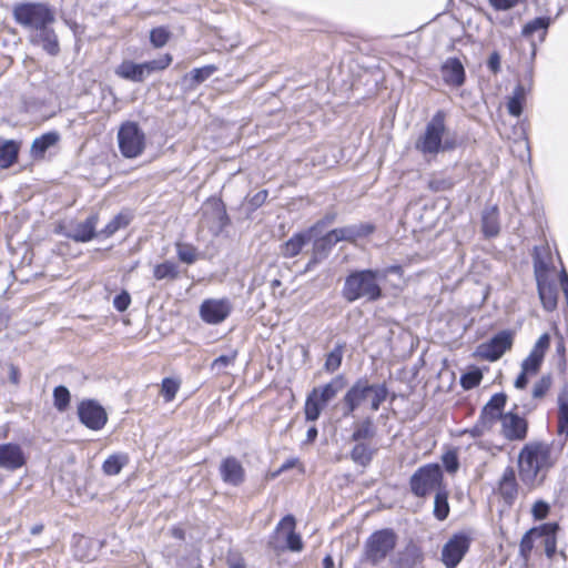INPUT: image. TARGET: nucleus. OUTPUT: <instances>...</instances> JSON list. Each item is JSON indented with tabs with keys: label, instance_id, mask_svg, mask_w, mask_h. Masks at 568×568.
<instances>
[{
	"label": "nucleus",
	"instance_id": "9d476101",
	"mask_svg": "<svg viewBox=\"0 0 568 568\" xmlns=\"http://www.w3.org/2000/svg\"><path fill=\"white\" fill-rule=\"evenodd\" d=\"M99 222L98 214H90L83 222L77 223L72 229H65L59 225L55 229V233L64 236L65 239L72 240L75 243H88L95 237H99L97 225Z\"/></svg>",
	"mask_w": 568,
	"mask_h": 568
},
{
	"label": "nucleus",
	"instance_id": "58836bf2",
	"mask_svg": "<svg viewBox=\"0 0 568 568\" xmlns=\"http://www.w3.org/2000/svg\"><path fill=\"white\" fill-rule=\"evenodd\" d=\"M344 343H337L334 348L326 354L325 362H324V371L328 374H333L336 371L339 369L343 363V355H344Z\"/></svg>",
	"mask_w": 568,
	"mask_h": 568
},
{
	"label": "nucleus",
	"instance_id": "6e6d98bb",
	"mask_svg": "<svg viewBox=\"0 0 568 568\" xmlns=\"http://www.w3.org/2000/svg\"><path fill=\"white\" fill-rule=\"evenodd\" d=\"M550 345V336L548 333L542 334L536 344L534 345L532 349L530 351V356H537L539 361L544 362L545 354Z\"/></svg>",
	"mask_w": 568,
	"mask_h": 568
},
{
	"label": "nucleus",
	"instance_id": "603ef678",
	"mask_svg": "<svg viewBox=\"0 0 568 568\" xmlns=\"http://www.w3.org/2000/svg\"><path fill=\"white\" fill-rule=\"evenodd\" d=\"M442 462H443L442 468L444 467L448 474H455L458 471L459 459H458L457 452L455 449H449L445 454H443Z\"/></svg>",
	"mask_w": 568,
	"mask_h": 568
},
{
	"label": "nucleus",
	"instance_id": "0eeeda50",
	"mask_svg": "<svg viewBox=\"0 0 568 568\" xmlns=\"http://www.w3.org/2000/svg\"><path fill=\"white\" fill-rule=\"evenodd\" d=\"M444 486V473L438 463L418 467L409 478L410 493L418 498H425Z\"/></svg>",
	"mask_w": 568,
	"mask_h": 568
},
{
	"label": "nucleus",
	"instance_id": "774afa93",
	"mask_svg": "<svg viewBox=\"0 0 568 568\" xmlns=\"http://www.w3.org/2000/svg\"><path fill=\"white\" fill-rule=\"evenodd\" d=\"M337 219V213L335 211H329V212H326L325 215L317 221V223L315 224V226H313V229L315 227H324L326 225H329L332 223L335 222V220Z\"/></svg>",
	"mask_w": 568,
	"mask_h": 568
},
{
	"label": "nucleus",
	"instance_id": "f3484780",
	"mask_svg": "<svg viewBox=\"0 0 568 568\" xmlns=\"http://www.w3.org/2000/svg\"><path fill=\"white\" fill-rule=\"evenodd\" d=\"M28 457L18 443L0 444V468L16 471L27 465Z\"/></svg>",
	"mask_w": 568,
	"mask_h": 568
},
{
	"label": "nucleus",
	"instance_id": "7ed1b4c3",
	"mask_svg": "<svg viewBox=\"0 0 568 568\" xmlns=\"http://www.w3.org/2000/svg\"><path fill=\"white\" fill-rule=\"evenodd\" d=\"M549 448L542 443L526 444L518 456L519 477L524 485L535 488L542 484L550 467Z\"/></svg>",
	"mask_w": 568,
	"mask_h": 568
},
{
	"label": "nucleus",
	"instance_id": "052dcab7",
	"mask_svg": "<svg viewBox=\"0 0 568 568\" xmlns=\"http://www.w3.org/2000/svg\"><path fill=\"white\" fill-rule=\"evenodd\" d=\"M131 304V295L128 291L122 290L120 293H118L113 298V307L118 312H125Z\"/></svg>",
	"mask_w": 568,
	"mask_h": 568
},
{
	"label": "nucleus",
	"instance_id": "4c0bfd02",
	"mask_svg": "<svg viewBox=\"0 0 568 568\" xmlns=\"http://www.w3.org/2000/svg\"><path fill=\"white\" fill-rule=\"evenodd\" d=\"M129 463L126 454H112L102 464V470L108 476H115L121 473L123 467Z\"/></svg>",
	"mask_w": 568,
	"mask_h": 568
},
{
	"label": "nucleus",
	"instance_id": "ddd939ff",
	"mask_svg": "<svg viewBox=\"0 0 568 568\" xmlns=\"http://www.w3.org/2000/svg\"><path fill=\"white\" fill-rule=\"evenodd\" d=\"M295 527H296V519H295V517L293 515H291V514L285 515L277 523L276 528H275V532H274V534H276L281 529H285L286 530L285 545L284 546H278L277 544H275V541L270 539L268 540V547L274 549V550L287 549V550L293 551V552L302 551L303 547H304V542H303L302 536L298 532H296Z\"/></svg>",
	"mask_w": 568,
	"mask_h": 568
},
{
	"label": "nucleus",
	"instance_id": "c85d7f7f",
	"mask_svg": "<svg viewBox=\"0 0 568 568\" xmlns=\"http://www.w3.org/2000/svg\"><path fill=\"white\" fill-rule=\"evenodd\" d=\"M346 386V377L344 374H337L328 383L323 386L314 387L317 397L324 403L328 404L337 394Z\"/></svg>",
	"mask_w": 568,
	"mask_h": 568
},
{
	"label": "nucleus",
	"instance_id": "5fc2aeb1",
	"mask_svg": "<svg viewBox=\"0 0 568 568\" xmlns=\"http://www.w3.org/2000/svg\"><path fill=\"white\" fill-rule=\"evenodd\" d=\"M268 196V191L266 189L260 190L254 195H246L245 200L247 202L246 210L252 213L260 209Z\"/></svg>",
	"mask_w": 568,
	"mask_h": 568
},
{
	"label": "nucleus",
	"instance_id": "72a5a7b5",
	"mask_svg": "<svg viewBox=\"0 0 568 568\" xmlns=\"http://www.w3.org/2000/svg\"><path fill=\"white\" fill-rule=\"evenodd\" d=\"M376 453V449L371 447L368 443H355L354 447L349 452L351 459L362 467H367Z\"/></svg>",
	"mask_w": 568,
	"mask_h": 568
},
{
	"label": "nucleus",
	"instance_id": "f8f14e48",
	"mask_svg": "<svg viewBox=\"0 0 568 568\" xmlns=\"http://www.w3.org/2000/svg\"><path fill=\"white\" fill-rule=\"evenodd\" d=\"M500 435L508 442H523L528 435V422L518 413L510 410L501 416Z\"/></svg>",
	"mask_w": 568,
	"mask_h": 568
},
{
	"label": "nucleus",
	"instance_id": "aec40b11",
	"mask_svg": "<svg viewBox=\"0 0 568 568\" xmlns=\"http://www.w3.org/2000/svg\"><path fill=\"white\" fill-rule=\"evenodd\" d=\"M114 73L120 79L140 83L143 82L146 75L150 73L148 72V67L145 61L144 62H134L132 60L125 59L123 60L115 69Z\"/></svg>",
	"mask_w": 568,
	"mask_h": 568
},
{
	"label": "nucleus",
	"instance_id": "680f3d73",
	"mask_svg": "<svg viewBox=\"0 0 568 568\" xmlns=\"http://www.w3.org/2000/svg\"><path fill=\"white\" fill-rule=\"evenodd\" d=\"M550 506L545 500H537L531 507V515L535 520H542L548 517Z\"/></svg>",
	"mask_w": 568,
	"mask_h": 568
},
{
	"label": "nucleus",
	"instance_id": "4be33fe9",
	"mask_svg": "<svg viewBox=\"0 0 568 568\" xmlns=\"http://www.w3.org/2000/svg\"><path fill=\"white\" fill-rule=\"evenodd\" d=\"M442 561L446 568H456L462 561V530L454 532L442 549Z\"/></svg>",
	"mask_w": 568,
	"mask_h": 568
},
{
	"label": "nucleus",
	"instance_id": "864d4df0",
	"mask_svg": "<svg viewBox=\"0 0 568 568\" xmlns=\"http://www.w3.org/2000/svg\"><path fill=\"white\" fill-rule=\"evenodd\" d=\"M552 385V377L550 374L544 375L538 382L535 383L532 388V397L541 399Z\"/></svg>",
	"mask_w": 568,
	"mask_h": 568
},
{
	"label": "nucleus",
	"instance_id": "2f4dec72",
	"mask_svg": "<svg viewBox=\"0 0 568 568\" xmlns=\"http://www.w3.org/2000/svg\"><path fill=\"white\" fill-rule=\"evenodd\" d=\"M507 402V396L504 393L495 394L489 402L484 406L481 415L489 422L500 420L505 415L503 412Z\"/></svg>",
	"mask_w": 568,
	"mask_h": 568
},
{
	"label": "nucleus",
	"instance_id": "13d9d810",
	"mask_svg": "<svg viewBox=\"0 0 568 568\" xmlns=\"http://www.w3.org/2000/svg\"><path fill=\"white\" fill-rule=\"evenodd\" d=\"M483 379V373L478 367H470L464 373V389H470L480 384Z\"/></svg>",
	"mask_w": 568,
	"mask_h": 568
},
{
	"label": "nucleus",
	"instance_id": "412c9836",
	"mask_svg": "<svg viewBox=\"0 0 568 568\" xmlns=\"http://www.w3.org/2000/svg\"><path fill=\"white\" fill-rule=\"evenodd\" d=\"M378 432L374 416L368 414L353 423L351 440L354 443H367L376 437Z\"/></svg>",
	"mask_w": 568,
	"mask_h": 568
},
{
	"label": "nucleus",
	"instance_id": "2eb2a0df",
	"mask_svg": "<svg viewBox=\"0 0 568 568\" xmlns=\"http://www.w3.org/2000/svg\"><path fill=\"white\" fill-rule=\"evenodd\" d=\"M514 342V333L501 331L496 334L488 343L479 345L478 353L489 361H497L506 351L510 349Z\"/></svg>",
	"mask_w": 568,
	"mask_h": 568
},
{
	"label": "nucleus",
	"instance_id": "b1692460",
	"mask_svg": "<svg viewBox=\"0 0 568 568\" xmlns=\"http://www.w3.org/2000/svg\"><path fill=\"white\" fill-rule=\"evenodd\" d=\"M498 493L504 501L511 506L518 495V484L513 467H506L498 484Z\"/></svg>",
	"mask_w": 568,
	"mask_h": 568
},
{
	"label": "nucleus",
	"instance_id": "338daca9",
	"mask_svg": "<svg viewBox=\"0 0 568 568\" xmlns=\"http://www.w3.org/2000/svg\"><path fill=\"white\" fill-rule=\"evenodd\" d=\"M402 272H403V267L399 264H393V265H389V266H387V267H385L383 270L378 268V273L382 274L379 276V283L383 280H385L387 277V275H389V274H402Z\"/></svg>",
	"mask_w": 568,
	"mask_h": 568
},
{
	"label": "nucleus",
	"instance_id": "0e129e2a",
	"mask_svg": "<svg viewBox=\"0 0 568 568\" xmlns=\"http://www.w3.org/2000/svg\"><path fill=\"white\" fill-rule=\"evenodd\" d=\"M536 357L528 355L521 363V369L530 375L537 374L542 362Z\"/></svg>",
	"mask_w": 568,
	"mask_h": 568
},
{
	"label": "nucleus",
	"instance_id": "cd10ccee",
	"mask_svg": "<svg viewBox=\"0 0 568 568\" xmlns=\"http://www.w3.org/2000/svg\"><path fill=\"white\" fill-rule=\"evenodd\" d=\"M20 149V141L0 136V169H9L18 163Z\"/></svg>",
	"mask_w": 568,
	"mask_h": 568
},
{
	"label": "nucleus",
	"instance_id": "bb28decb",
	"mask_svg": "<svg viewBox=\"0 0 568 568\" xmlns=\"http://www.w3.org/2000/svg\"><path fill=\"white\" fill-rule=\"evenodd\" d=\"M481 232L486 239L496 237L500 232L499 210L488 205L481 212Z\"/></svg>",
	"mask_w": 568,
	"mask_h": 568
},
{
	"label": "nucleus",
	"instance_id": "a211bd4d",
	"mask_svg": "<svg viewBox=\"0 0 568 568\" xmlns=\"http://www.w3.org/2000/svg\"><path fill=\"white\" fill-rule=\"evenodd\" d=\"M424 554L420 547L409 540L405 547L396 552L392 560L394 568H418L423 565Z\"/></svg>",
	"mask_w": 568,
	"mask_h": 568
},
{
	"label": "nucleus",
	"instance_id": "f704fd0d",
	"mask_svg": "<svg viewBox=\"0 0 568 568\" xmlns=\"http://www.w3.org/2000/svg\"><path fill=\"white\" fill-rule=\"evenodd\" d=\"M133 216L130 212L118 213L101 231H99L100 239H109L114 235L119 230L126 227Z\"/></svg>",
	"mask_w": 568,
	"mask_h": 568
},
{
	"label": "nucleus",
	"instance_id": "7c9ffc66",
	"mask_svg": "<svg viewBox=\"0 0 568 568\" xmlns=\"http://www.w3.org/2000/svg\"><path fill=\"white\" fill-rule=\"evenodd\" d=\"M531 78H532V73H531V71H529V73H528L529 83L531 82ZM529 89H530V84L528 85V88H526L521 83H518L515 87L513 94H511V97H509L508 102H507V110L510 115L517 116V118L520 116V114L523 112V105H524V102L526 100V95H527V92L529 91Z\"/></svg>",
	"mask_w": 568,
	"mask_h": 568
},
{
	"label": "nucleus",
	"instance_id": "4468645a",
	"mask_svg": "<svg viewBox=\"0 0 568 568\" xmlns=\"http://www.w3.org/2000/svg\"><path fill=\"white\" fill-rule=\"evenodd\" d=\"M51 26L47 24L31 31L28 41L31 45L41 48L48 55L57 57L61 48L58 34Z\"/></svg>",
	"mask_w": 568,
	"mask_h": 568
},
{
	"label": "nucleus",
	"instance_id": "f03ea898",
	"mask_svg": "<svg viewBox=\"0 0 568 568\" xmlns=\"http://www.w3.org/2000/svg\"><path fill=\"white\" fill-rule=\"evenodd\" d=\"M378 268H363L351 271L345 280L341 291L342 297L347 303H354L364 298L366 302H377L384 296L383 287L379 283Z\"/></svg>",
	"mask_w": 568,
	"mask_h": 568
},
{
	"label": "nucleus",
	"instance_id": "c9c22d12",
	"mask_svg": "<svg viewBox=\"0 0 568 568\" xmlns=\"http://www.w3.org/2000/svg\"><path fill=\"white\" fill-rule=\"evenodd\" d=\"M537 288L544 308L547 311L555 310L557 306L556 286L537 276Z\"/></svg>",
	"mask_w": 568,
	"mask_h": 568
},
{
	"label": "nucleus",
	"instance_id": "423d86ee",
	"mask_svg": "<svg viewBox=\"0 0 568 568\" xmlns=\"http://www.w3.org/2000/svg\"><path fill=\"white\" fill-rule=\"evenodd\" d=\"M397 544L398 535L393 528L377 529L364 541L361 561L377 566L395 550Z\"/></svg>",
	"mask_w": 568,
	"mask_h": 568
},
{
	"label": "nucleus",
	"instance_id": "37998d69",
	"mask_svg": "<svg viewBox=\"0 0 568 568\" xmlns=\"http://www.w3.org/2000/svg\"><path fill=\"white\" fill-rule=\"evenodd\" d=\"M153 276L158 281L170 280L174 281L179 277L178 264L172 261H164L159 263L153 268Z\"/></svg>",
	"mask_w": 568,
	"mask_h": 568
},
{
	"label": "nucleus",
	"instance_id": "1a4fd4ad",
	"mask_svg": "<svg viewBox=\"0 0 568 568\" xmlns=\"http://www.w3.org/2000/svg\"><path fill=\"white\" fill-rule=\"evenodd\" d=\"M77 415L79 422L90 430L99 432L108 423L105 408L94 398H84L78 403Z\"/></svg>",
	"mask_w": 568,
	"mask_h": 568
},
{
	"label": "nucleus",
	"instance_id": "8fccbe9b",
	"mask_svg": "<svg viewBox=\"0 0 568 568\" xmlns=\"http://www.w3.org/2000/svg\"><path fill=\"white\" fill-rule=\"evenodd\" d=\"M558 530L559 525L557 523H546L529 529L530 534H532L536 539L541 538L542 540L557 536Z\"/></svg>",
	"mask_w": 568,
	"mask_h": 568
},
{
	"label": "nucleus",
	"instance_id": "393cba45",
	"mask_svg": "<svg viewBox=\"0 0 568 568\" xmlns=\"http://www.w3.org/2000/svg\"><path fill=\"white\" fill-rule=\"evenodd\" d=\"M313 227L293 234L286 242L281 245V254L286 258L297 256L304 246L312 240Z\"/></svg>",
	"mask_w": 568,
	"mask_h": 568
},
{
	"label": "nucleus",
	"instance_id": "de8ad7c7",
	"mask_svg": "<svg viewBox=\"0 0 568 568\" xmlns=\"http://www.w3.org/2000/svg\"><path fill=\"white\" fill-rule=\"evenodd\" d=\"M171 36H172V33L168 27H164V26L155 27L150 30V37H149L150 43L155 49L163 48L171 39Z\"/></svg>",
	"mask_w": 568,
	"mask_h": 568
},
{
	"label": "nucleus",
	"instance_id": "3c124183",
	"mask_svg": "<svg viewBox=\"0 0 568 568\" xmlns=\"http://www.w3.org/2000/svg\"><path fill=\"white\" fill-rule=\"evenodd\" d=\"M180 388V382L172 377H164L161 384V394L165 402H171L174 399L178 390Z\"/></svg>",
	"mask_w": 568,
	"mask_h": 568
},
{
	"label": "nucleus",
	"instance_id": "e2e57ef3",
	"mask_svg": "<svg viewBox=\"0 0 568 568\" xmlns=\"http://www.w3.org/2000/svg\"><path fill=\"white\" fill-rule=\"evenodd\" d=\"M327 237L336 245L338 242L345 241L349 243L347 225L343 227H336L325 233Z\"/></svg>",
	"mask_w": 568,
	"mask_h": 568
},
{
	"label": "nucleus",
	"instance_id": "a18cd8bd",
	"mask_svg": "<svg viewBox=\"0 0 568 568\" xmlns=\"http://www.w3.org/2000/svg\"><path fill=\"white\" fill-rule=\"evenodd\" d=\"M52 398H53V406L58 412L64 413L70 407L71 393L67 386H64V385L55 386L53 388Z\"/></svg>",
	"mask_w": 568,
	"mask_h": 568
},
{
	"label": "nucleus",
	"instance_id": "e433bc0d",
	"mask_svg": "<svg viewBox=\"0 0 568 568\" xmlns=\"http://www.w3.org/2000/svg\"><path fill=\"white\" fill-rule=\"evenodd\" d=\"M327 405L324 404L316 395V390H311L307 396H306V400H305V405H304V415H305V420L306 422H316L323 409L326 407Z\"/></svg>",
	"mask_w": 568,
	"mask_h": 568
},
{
	"label": "nucleus",
	"instance_id": "dca6fc26",
	"mask_svg": "<svg viewBox=\"0 0 568 568\" xmlns=\"http://www.w3.org/2000/svg\"><path fill=\"white\" fill-rule=\"evenodd\" d=\"M203 214L209 216L210 231L215 236L220 235L231 224L226 206L220 197H211Z\"/></svg>",
	"mask_w": 568,
	"mask_h": 568
},
{
	"label": "nucleus",
	"instance_id": "c03bdc74",
	"mask_svg": "<svg viewBox=\"0 0 568 568\" xmlns=\"http://www.w3.org/2000/svg\"><path fill=\"white\" fill-rule=\"evenodd\" d=\"M175 250L178 258L181 263L192 265L197 261L199 251L197 247L193 244L186 242H176Z\"/></svg>",
	"mask_w": 568,
	"mask_h": 568
},
{
	"label": "nucleus",
	"instance_id": "ea45409f",
	"mask_svg": "<svg viewBox=\"0 0 568 568\" xmlns=\"http://www.w3.org/2000/svg\"><path fill=\"white\" fill-rule=\"evenodd\" d=\"M449 515L448 491L446 485L435 491L434 516L438 520H445Z\"/></svg>",
	"mask_w": 568,
	"mask_h": 568
},
{
	"label": "nucleus",
	"instance_id": "bf43d9fd",
	"mask_svg": "<svg viewBox=\"0 0 568 568\" xmlns=\"http://www.w3.org/2000/svg\"><path fill=\"white\" fill-rule=\"evenodd\" d=\"M237 353L234 351L232 354H223L217 356L211 364V369L214 371H221L226 367H229L231 364L234 363L236 358Z\"/></svg>",
	"mask_w": 568,
	"mask_h": 568
},
{
	"label": "nucleus",
	"instance_id": "a19ab883",
	"mask_svg": "<svg viewBox=\"0 0 568 568\" xmlns=\"http://www.w3.org/2000/svg\"><path fill=\"white\" fill-rule=\"evenodd\" d=\"M349 243H356L358 240L367 239L376 231V225L372 222H361L347 225Z\"/></svg>",
	"mask_w": 568,
	"mask_h": 568
},
{
	"label": "nucleus",
	"instance_id": "f257e3e1",
	"mask_svg": "<svg viewBox=\"0 0 568 568\" xmlns=\"http://www.w3.org/2000/svg\"><path fill=\"white\" fill-rule=\"evenodd\" d=\"M389 388L386 382L372 383L364 375L356 378L342 398L343 416L347 417L358 410L368 399L371 412H377L387 400Z\"/></svg>",
	"mask_w": 568,
	"mask_h": 568
},
{
	"label": "nucleus",
	"instance_id": "39448f33",
	"mask_svg": "<svg viewBox=\"0 0 568 568\" xmlns=\"http://www.w3.org/2000/svg\"><path fill=\"white\" fill-rule=\"evenodd\" d=\"M12 18L22 29L33 31L55 21L54 8L48 2L21 1L12 6Z\"/></svg>",
	"mask_w": 568,
	"mask_h": 568
},
{
	"label": "nucleus",
	"instance_id": "69168bd1",
	"mask_svg": "<svg viewBox=\"0 0 568 568\" xmlns=\"http://www.w3.org/2000/svg\"><path fill=\"white\" fill-rule=\"evenodd\" d=\"M544 551L548 559H552L557 551V536L542 540Z\"/></svg>",
	"mask_w": 568,
	"mask_h": 568
},
{
	"label": "nucleus",
	"instance_id": "49530a36",
	"mask_svg": "<svg viewBox=\"0 0 568 568\" xmlns=\"http://www.w3.org/2000/svg\"><path fill=\"white\" fill-rule=\"evenodd\" d=\"M334 246H335L334 242H332V240L329 237H327L325 234L315 239L313 241V250H312V255H314V261L316 258L321 260V261L326 260Z\"/></svg>",
	"mask_w": 568,
	"mask_h": 568
},
{
	"label": "nucleus",
	"instance_id": "9b49d317",
	"mask_svg": "<svg viewBox=\"0 0 568 568\" xmlns=\"http://www.w3.org/2000/svg\"><path fill=\"white\" fill-rule=\"evenodd\" d=\"M233 310L229 298H207L200 305L201 320L210 325H217L224 322Z\"/></svg>",
	"mask_w": 568,
	"mask_h": 568
},
{
	"label": "nucleus",
	"instance_id": "a878e982",
	"mask_svg": "<svg viewBox=\"0 0 568 568\" xmlns=\"http://www.w3.org/2000/svg\"><path fill=\"white\" fill-rule=\"evenodd\" d=\"M61 135L58 131H48L36 138L31 144L30 153L33 160H42L47 151L59 143Z\"/></svg>",
	"mask_w": 568,
	"mask_h": 568
},
{
	"label": "nucleus",
	"instance_id": "4d7b16f0",
	"mask_svg": "<svg viewBox=\"0 0 568 568\" xmlns=\"http://www.w3.org/2000/svg\"><path fill=\"white\" fill-rule=\"evenodd\" d=\"M172 55L170 53H165L161 55L159 59L145 61L148 72L151 74L156 71H163L172 63Z\"/></svg>",
	"mask_w": 568,
	"mask_h": 568
},
{
	"label": "nucleus",
	"instance_id": "c756f323",
	"mask_svg": "<svg viewBox=\"0 0 568 568\" xmlns=\"http://www.w3.org/2000/svg\"><path fill=\"white\" fill-rule=\"evenodd\" d=\"M442 78L449 85H462V61L457 57L448 58L440 68Z\"/></svg>",
	"mask_w": 568,
	"mask_h": 568
},
{
	"label": "nucleus",
	"instance_id": "6e6552de",
	"mask_svg": "<svg viewBox=\"0 0 568 568\" xmlns=\"http://www.w3.org/2000/svg\"><path fill=\"white\" fill-rule=\"evenodd\" d=\"M145 133L138 122L125 121L118 131V144L125 159L140 156L145 149Z\"/></svg>",
	"mask_w": 568,
	"mask_h": 568
},
{
	"label": "nucleus",
	"instance_id": "5701e85b",
	"mask_svg": "<svg viewBox=\"0 0 568 568\" xmlns=\"http://www.w3.org/2000/svg\"><path fill=\"white\" fill-rule=\"evenodd\" d=\"M217 71L215 64H206L185 73L181 80L184 91H193Z\"/></svg>",
	"mask_w": 568,
	"mask_h": 568
},
{
	"label": "nucleus",
	"instance_id": "6ab92c4d",
	"mask_svg": "<svg viewBox=\"0 0 568 568\" xmlns=\"http://www.w3.org/2000/svg\"><path fill=\"white\" fill-rule=\"evenodd\" d=\"M220 475L225 484L240 486L245 480V469L241 462L234 456H227L220 464Z\"/></svg>",
	"mask_w": 568,
	"mask_h": 568
},
{
	"label": "nucleus",
	"instance_id": "79ce46f5",
	"mask_svg": "<svg viewBox=\"0 0 568 568\" xmlns=\"http://www.w3.org/2000/svg\"><path fill=\"white\" fill-rule=\"evenodd\" d=\"M558 433L568 437V390L562 389L558 395Z\"/></svg>",
	"mask_w": 568,
	"mask_h": 568
},
{
	"label": "nucleus",
	"instance_id": "20e7f679",
	"mask_svg": "<svg viewBox=\"0 0 568 568\" xmlns=\"http://www.w3.org/2000/svg\"><path fill=\"white\" fill-rule=\"evenodd\" d=\"M446 113L438 110L427 122L424 133L415 143L416 150L424 155H436L440 152L454 150L457 145L456 136L446 133Z\"/></svg>",
	"mask_w": 568,
	"mask_h": 568
},
{
	"label": "nucleus",
	"instance_id": "473e14b6",
	"mask_svg": "<svg viewBox=\"0 0 568 568\" xmlns=\"http://www.w3.org/2000/svg\"><path fill=\"white\" fill-rule=\"evenodd\" d=\"M550 23H551V19L549 17H537V18L528 21L523 27L521 34L526 38H531L536 33H538L539 40L544 41Z\"/></svg>",
	"mask_w": 568,
	"mask_h": 568
},
{
	"label": "nucleus",
	"instance_id": "09e8293b",
	"mask_svg": "<svg viewBox=\"0 0 568 568\" xmlns=\"http://www.w3.org/2000/svg\"><path fill=\"white\" fill-rule=\"evenodd\" d=\"M536 537L530 534V531H526L520 539L519 542V556L523 558L524 564L527 566L531 556V551L534 549Z\"/></svg>",
	"mask_w": 568,
	"mask_h": 568
}]
</instances>
